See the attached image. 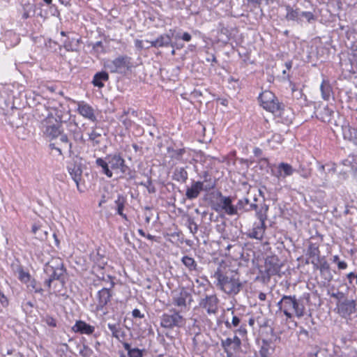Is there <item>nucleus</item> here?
<instances>
[{"label":"nucleus","instance_id":"nucleus-1","mask_svg":"<svg viewBox=\"0 0 357 357\" xmlns=\"http://www.w3.org/2000/svg\"><path fill=\"white\" fill-rule=\"evenodd\" d=\"M213 278L215 287L229 296L237 295L243 288L238 271L227 265H220Z\"/></svg>","mask_w":357,"mask_h":357},{"label":"nucleus","instance_id":"nucleus-2","mask_svg":"<svg viewBox=\"0 0 357 357\" xmlns=\"http://www.w3.org/2000/svg\"><path fill=\"white\" fill-rule=\"evenodd\" d=\"M97 167L101 168L100 173L108 178L113 176V171H119L121 174L128 176V178H133L130 168L126 164L124 158L119 152L110 153L105 158H98L96 160Z\"/></svg>","mask_w":357,"mask_h":357},{"label":"nucleus","instance_id":"nucleus-3","mask_svg":"<svg viewBox=\"0 0 357 357\" xmlns=\"http://www.w3.org/2000/svg\"><path fill=\"white\" fill-rule=\"evenodd\" d=\"M43 270L47 276L44 281V285L47 291L51 290L52 285L54 282H58L61 287L65 285L66 269L60 258L52 259L45 264Z\"/></svg>","mask_w":357,"mask_h":357},{"label":"nucleus","instance_id":"nucleus-4","mask_svg":"<svg viewBox=\"0 0 357 357\" xmlns=\"http://www.w3.org/2000/svg\"><path fill=\"white\" fill-rule=\"evenodd\" d=\"M200 177L203 181L192 180L191 185L187 187L185 197L188 199H197L202 191L209 192L215 188L216 181L208 171L203 172Z\"/></svg>","mask_w":357,"mask_h":357},{"label":"nucleus","instance_id":"nucleus-5","mask_svg":"<svg viewBox=\"0 0 357 357\" xmlns=\"http://www.w3.org/2000/svg\"><path fill=\"white\" fill-rule=\"evenodd\" d=\"M40 125L44 135L50 139L59 137L63 130L62 124L56 122L52 112L47 113V116L41 121Z\"/></svg>","mask_w":357,"mask_h":357},{"label":"nucleus","instance_id":"nucleus-6","mask_svg":"<svg viewBox=\"0 0 357 357\" xmlns=\"http://www.w3.org/2000/svg\"><path fill=\"white\" fill-rule=\"evenodd\" d=\"M283 301H284V314L288 318L291 319L293 317V311L295 315L300 318L304 316L305 306L303 304L296 299V296H283Z\"/></svg>","mask_w":357,"mask_h":357},{"label":"nucleus","instance_id":"nucleus-7","mask_svg":"<svg viewBox=\"0 0 357 357\" xmlns=\"http://www.w3.org/2000/svg\"><path fill=\"white\" fill-rule=\"evenodd\" d=\"M267 211L268 206H265L264 209L261 208L257 212V217L259 220V222L254 224L252 229L247 234L248 237L257 240L262 239L266 230L265 221L267 219Z\"/></svg>","mask_w":357,"mask_h":357},{"label":"nucleus","instance_id":"nucleus-8","mask_svg":"<svg viewBox=\"0 0 357 357\" xmlns=\"http://www.w3.org/2000/svg\"><path fill=\"white\" fill-rule=\"evenodd\" d=\"M233 199L231 197L224 196L222 192L217 194V201L213 205L216 212H224L229 215H236V207L233 205Z\"/></svg>","mask_w":357,"mask_h":357},{"label":"nucleus","instance_id":"nucleus-9","mask_svg":"<svg viewBox=\"0 0 357 357\" xmlns=\"http://www.w3.org/2000/svg\"><path fill=\"white\" fill-rule=\"evenodd\" d=\"M184 323V318L176 310H171L168 312L164 313L160 317V326L168 329L175 327L180 328Z\"/></svg>","mask_w":357,"mask_h":357},{"label":"nucleus","instance_id":"nucleus-10","mask_svg":"<svg viewBox=\"0 0 357 357\" xmlns=\"http://www.w3.org/2000/svg\"><path fill=\"white\" fill-rule=\"evenodd\" d=\"M259 99L263 108L273 114L279 111L278 109L283 104L280 102L275 94L270 91L262 92L259 95Z\"/></svg>","mask_w":357,"mask_h":357},{"label":"nucleus","instance_id":"nucleus-11","mask_svg":"<svg viewBox=\"0 0 357 357\" xmlns=\"http://www.w3.org/2000/svg\"><path fill=\"white\" fill-rule=\"evenodd\" d=\"M220 300L215 294H206L199 301L200 308L205 310L208 314H216L218 312Z\"/></svg>","mask_w":357,"mask_h":357},{"label":"nucleus","instance_id":"nucleus-12","mask_svg":"<svg viewBox=\"0 0 357 357\" xmlns=\"http://www.w3.org/2000/svg\"><path fill=\"white\" fill-rule=\"evenodd\" d=\"M282 264L276 255L268 256L265 260L264 277L270 279L271 276L279 275Z\"/></svg>","mask_w":357,"mask_h":357},{"label":"nucleus","instance_id":"nucleus-13","mask_svg":"<svg viewBox=\"0 0 357 357\" xmlns=\"http://www.w3.org/2000/svg\"><path fill=\"white\" fill-rule=\"evenodd\" d=\"M336 305L337 312L344 319H347L357 312L356 301L354 299H344L342 302L337 303Z\"/></svg>","mask_w":357,"mask_h":357},{"label":"nucleus","instance_id":"nucleus-14","mask_svg":"<svg viewBox=\"0 0 357 357\" xmlns=\"http://www.w3.org/2000/svg\"><path fill=\"white\" fill-rule=\"evenodd\" d=\"M278 110L274 114L275 117L278 119V121L286 125L291 124L294 118L293 109L282 104Z\"/></svg>","mask_w":357,"mask_h":357},{"label":"nucleus","instance_id":"nucleus-15","mask_svg":"<svg viewBox=\"0 0 357 357\" xmlns=\"http://www.w3.org/2000/svg\"><path fill=\"white\" fill-rule=\"evenodd\" d=\"M52 110L51 112L53 113L56 122L60 124L67 123L70 119V111L62 104L59 103L58 106L52 107Z\"/></svg>","mask_w":357,"mask_h":357},{"label":"nucleus","instance_id":"nucleus-16","mask_svg":"<svg viewBox=\"0 0 357 357\" xmlns=\"http://www.w3.org/2000/svg\"><path fill=\"white\" fill-rule=\"evenodd\" d=\"M131 57L127 55L119 56L114 59L118 73H123L132 67Z\"/></svg>","mask_w":357,"mask_h":357},{"label":"nucleus","instance_id":"nucleus-17","mask_svg":"<svg viewBox=\"0 0 357 357\" xmlns=\"http://www.w3.org/2000/svg\"><path fill=\"white\" fill-rule=\"evenodd\" d=\"M334 111L327 105L321 107L319 105L315 108L314 114L317 119L324 123H329L331 121Z\"/></svg>","mask_w":357,"mask_h":357},{"label":"nucleus","instance_id":"nucleus-18","mask_svg":"<svg viewBox=\"0 0 357 357\" xmlns=\"http://www.w3.org/2000/svg\"><path fill=\"white\" fill-rule=\"evenodd\" d=\"M112 296V294L109 288H102L98 291L97 295L98 300V303L96 307L97 310H103L104 307L110 301Z\"/></svg>","mask_w":357,"mask_h":357},{"label":"nucleus","instance_id":"nucleus-19","mask_svg":"<svg viewBox=\"0 0 357 357\" xmlns=\"http://www.w3.org/2000/svg\"><path fill=\"white\" fill-rule=\"evenodd\" d=\"M146 42L150 43V47H152L158 48L168 46L174 47V45L172 43V38L169 34H162L154 40H146Z\"/></svg>","mask_w":357,"mask_h":357},{"label":"nucleus","instance_id":"nucleus-20","mask_svg":"<svg viewBox=\"0 0 357 357\" xmlns=\"http://www.w3.org/2000/svg\"><path fill=\"white\" fill-rule=\"evenodd\" d=\"M72 330L75 333L91 335L95 331V327L84 321L79 320L76 321L75 324L73 326Z\"/></svg>","mask_w":357,"mask_h":357},{"label":"nucleus","instance_id":"nucleus-21","mask_svg":"<svg viewBox=\"0 0 357 357\" xmlns=\"http://www.w3.org/2000/svg\"><path fill=\"white\" fill-rule=\"evenodd\" d=\"M77 110L82 116L93 122L96 121V117L94 114L93 109L92 107L85 103L84 102H81L78 104Z\"/></svg>","mask_w":357,"mask_h":357},{"label":"nucleus","instance_id":"nucleus-22","mask_svg":"<svg viewBox=\"0 0 357 357\" xmlns=\"http://www.w3.org/2000/svg\"><path fill=\"white\" fill-rule=\"evenodd\" d=\"M236 215L238 214V211H256V212L259 211L257 204L255 203H250V201L248 198H243L239 199L236 205Z\"/></svg>","mask_w":357,"mask_h":357},{"label":"nucleus","instance_id":"nucleus-23","mask_svg":"<svg viewBox=\"0 0 357 357\" xmlns=\"http://www.w3.org/2000/svg\"><path fill=\"white\" fill-rule=\"evenodd\" d=\"M295 172L296 169H294L291 165L286 162H280L278 166V172L275 176L278 178H286L293 175Z\"/></svg>","mask_w":357,"mask_h":357},{"label":"nucleus","instance_id":"nucleus-24","mask_svg":"<svg viewBox=\"0 0 357 357\" xmlns=\"http://www.w3.org/2000/svg\"><path fill=\"white\" fill-rule=\"evenodd\" d=\"M188 298H191L190 294L185 290V289H182L178 294H176L173 298V303L178 307H185L186 306V300Z\"/></svg>","mask_w":357,"mask_h":357},{"label":"nucleus","instance_id":"nucleus-25","mask_svg":"<svg viewBox=\"0 0 357 357\" xmlns=\"http://www.w3.org/2000/svg\"><path fill=\"white\" fill-rule=\"evenodd\" d=\"M68 172L70 173L72 178L75 182L77 189L79 191H82L79 189V182L81 180L82 170L81 167L79 165H77L75 164H72L68 167Z\"/></svg>","mask_w":357,"mask_h":357},{"label":"nucleus","instance_id":"nucleus-26","mask_svg":"<svg viewBox=\"0 0 357 357\" xmlns=\"http://www.w3.org/2000/svg\"><path fill=\"white\" fill-rule=\"evenodd\" d=\"M109 80V74L106 71H100L96 73L92 80V84L94 86L102 88L105 86L104 82Z\"/></svg>","mask_w":357,"mask_h":357},{"label":"nucleus","instance_id":"nucleus-27","mask_svg":"<svg viewBox=\"0 0 357 357\" xmlns=\"http://www.w3.org/2000/svg\"><path fill=\"white\" fill-rule=\"evenodd\" d=\"M188 174L185 169V167H177L175 168L172 175L173 180L181 183H184L188 180Z\"/></svg>","mask_w":357,"mask_h":357},{"label":"nucleus","instance_id":"nucleus-28","mask_svg":"<svg viewBox=\"0 0 357 357\" xmlns=\"http://www.w3.org/2000/svg\"><path fill=\"white\" fill-rule=\"evenodd\" d=\"M80 38H67L63 41V47L68 52H77L79 50L80 45Z\"/></svg>","mask_w":357,"mask_h":357},{"label":"nucleus","instance_id":"nucleus-29","mask_svg":"<svg viewBox=\"0 0 357 357\" xmlns=\"http://www.w3.org/2000/svg\"><path fill=\"white\" fill-rule=\"evenodd\" d=\"M123 347L127 351L128 357H143L144 349H139L136 347H132L131 344L128 342H123Z\"/></svg>","mask_w":357,"mask_h":357},{"label":"nucleus","instance_id":"nucleus-30","mask_svg":"<svg viewBox=\"0 0 357 357\" xmlns=\"http://www.w3.org/2000/svg\"><path fill=\"white\" fill-rule=\"evenodd\" d=\"M343 135L345 139H348L354 144L357 146V128L349 126L343 128Z\"/></svg>","mask_w":357,"mask_h":357},{"label":"nucleus","instance_id":"nucleus-31","mask_svg":"<svg viewBox=\"0 0 357 357\" xmlns=\"http://www.w3.org/2000/svg\"><path fill=\"white\" fill-rule=\"evenodd\" d=\"M91 258L94 262V265L93 266V271H101L104 269L105 266L107 264V261L105 259L104 257L100 256L98 253L93 255Z\"/></svg>","mask_w":357,"mask_h":357},{"label":"nucleus","instance_id":"nucleus-32","mask_svg":"<svg viewBox=\"0 0 357 357\" xmlns=\"http://www.w3.org/2000/svg\"><path fill=\"white\" fill-rule=\"evenodd\" d=\"M59 137L61 149L66 150L68 152L69 155H71L73 153V144L69 140L68 135L65 134L63 130L61 132V135H59Z\"/></svg>","mask_w":357,"mask_h":357},{"label":"nucleus","instance_id":"nucleus-33","mask_svg":"<svg viewBox=\"0 0 357 357\" xmlns=\"http://www.w3.org/2000/svg\"><path fill=\"white\" fill-rule=\"evenodd\" d=\"M320 90L322 98L325 100H328L331 94L333 93L332 87L329 81L323 79L320 86Z\"/></svg>","mask_w":357,"mask_h":357},{"label":"nucleus","instance_id":"nucleus-34","mask_svg":"<svg viewBox=\"0 0 357 357\" xmlns=\"http://www.w3.org/2000/svg\"><path fill=\"white\" fill-rule=\"evenodd\" d=\"M15 273H18V279L24 283H27L31 280V275L24 271L23 268L19 264H12Z\"/></svg>","mask_w":357,"mask_h":357},{"label":"nucleus","instance_id":"nucleus-35","mask_svg":"<svg viewBox=\"0 0 357 357\" xmlns=\"http://www.w3.org/2000/svg\"><path fill=\"white\" fill-rule=\"evenodd\" d=\"M307 255L310 258L312 259V260H314V261H319L320 251L319 246L315 243H310L307 250Z\"/></svg>","mask_w":357,"mask_h":357},{"label":"nucleus","instance_id":"nucleus-36","mask_svg":"<svg viewBox=\"0 0 357 357\" xmlns=\"http://www.w3.org/2000/svg\"><path fill=\"white\" fill-rule=\"evenodd\" d=\"M126 202V199L121 195H119L114 202L117 214L121 215L123 219L127 220V215L123 213Z\"/></svg>","mask_w":357,"mask_h":357},{"label":"nucleus","instance_id":"nucleus-37","mask_svg":"<svg viewBox=\"0 0 357 357\" xmlns=\"http://www.w3.org/2000/svg\"><path fill=\"white\" fill-rule=\"evenodd\" d=\"M342 165L350 167L354 177L357 178V157L349 155L347 158L342 160Z\"/></svg>","mask_w":357,"mask_h":357},{"label":"nucleus","instance_id":"nucleus-38","mask_svg":"<svg viewBox=\"0 0 357 357\" xmlns=\"http://www.w3.org/2000/svg\"><path fill=\"white\" fill-rule=\"evenodd\" d=\"M181 261L190 271H198L197 264L192 257L188 255L183 256L181 259Z\"/></svg>","mask_w":357,"mask_h":357},{"label":"nucleus","instance_id":"nucleus-39","mask_svg":"<svg viewBox=\"0 0 357 357\" xmlns=\"http://www.w3.org/2000/svg\"><path fill=\"white\" fill-rule=\"evenodd\" d=\"M284 7L287 11L285 18L288 21L298 20V16L301 15L299 10L298 8L294 9L290 5H286Z\"/></svg>","mask_w":357,"mask_h":357},{"label":"nucleus","instance_id":"nucleus-40","mask_svg":"<svg viewBox=\"0 0 357 357\" xmlns=\"http://www.w3.org/2000/svg\"><path fill=\"white\" fill-rule=\"evenodd\" d=\"M216 229H217V231L219 232V233H221L222 234V236L224 238H227V239H231V238H234L235 236H232L231 237L229 236V234H228L227 232V230L229 229L230 231H231V229H233V227H227L226 224L225 222H222L221 224H219V225H217L216 226ZM234 229L235 230H236V227H234Z\"/></svg>","mask_w":357,"mask_h":357},{"label":"nucleus","instance_id":"nucleus-41","mask_svg":"<svg viewBox=\"0 0 357 357\" xmlns=\"http://www.w3.org/2000/svg\"><path fill=\"white\" fill-rule=\"evenodd\" d=\"M102 139L101 133L97 132L96 129H93L92 131L89 133V140L91 142L93 146H98Z\"/></svg>","mask_w":357,"mask_h":357},{"label":"nucleus","instance_id":"nucleus-42","mask_svg":"<svg viewBox=\"0 0 357 357\" xmlns=\"http://www.w3.org/2000/svg\"><path fill=\"white\" fill-rule=\"evenodd\" d=\"M108 328L112 332V337L119 339L120 335H123V331L121 328L120 324H107Z\"/></svg>","mask_w":357,"mask_h":357},{"label":"nucleus","instance_id":"nucleus-43","mask_svg":"<svg viewBox=\"0 0 357 357\" xmlns=\"http://www.w3.org/2000/svg\"><path fill=\"white\" fill-rule=\"evenodd\" d=\"M8 123L13 128H20L22 126V121L20 119V115L18 113L16 114H12L8 117Z\"/></svg>","mask_w":357,"mask_h":357},{"label":"nucleus","instance_id":"nucleus-44","mask_svg":"<svg viewBox=\"0 0 357 357\" xmlns=\"http://www.w3.org/2000/svg\"><path fill=\"white\" fill-rule=\"evenodd\" d=\"M311 263L314 265V268L319 269L320 272L331 270L330 266L326 260L321 261L319 259V261H314V260H312Z\"/></svg>","mask_w":357,"mask_h":357},{"label":"nucleus","instance_id":"nucleus-45","mask_svg":"<svg viewBox=\"0 0 357 357\" xmlns=\"http://www.w3.org/2000/svg\"><path fill=\"white\" fill-rule=\"evenodd\" d=\"M31 231L36 235V238L39 239H43L46 237L47 234V231H43L41 226L37 224L33 225Z\"/></svg>","mask_w":357,"mask_h":357},{"label":"nucleus","instance_id":"nucleus-46","mask_svg":"<svg viewBox=\"0 0 357 357\" xmlns=\"http://www.w3.org/2000/svg\"><path fill=\"white\" fill-rule=\"evenodd\" d=\"M70 135H72V137L75 142L82 144H85L86 141L84 138L83 132L81 130V128L77 130H73V132L70 133Z\"/></svg>","mask_w":357,"mask_h":357},{"label":"nucleus","instance_id":"nucleus-47","mask_svg":"<svg viewBox=\"0 0 357 357\" xmlns=\"http://www.w3.org/2000/svg\"><path fill=\"white\" fill-rule=\"evenodd\" d=\"M77 347L79 348V354L82 357H91L93 354V350L88 347L87 345H77Z\"/></svg>","mask_w":357,"mask_h":357},{"label":"nucleus","instance_id":"nucleus-48","mask_svg":"<svg viewBox=\"0 0 357 357\" xmlns=\"http://www.w3.org/2000/svg\"><path fill=\"white\" fill-rule=\"evenodd\" d=\"M139 185L145 187L147 189L149 193H150V194H153L156 192V188L153 185L152 179L151 177H149L148 178L147 181H146V182H143V181L140 182Z\"/></svg>","mask_w":357,"mask_h":357},{"label":"nucleus","instance_id":"nucleus-49","mask_svg":"<svg viewBox=\"0 0 357 357\" xmlns=\"http://www.w3.org/2000/svg\"><path fill=\"white\" fill-rule=\"evenodd\" d=\"M186 224L188 225V229H190V231L192 234H195V233H197L198 230V225L195 222L194 218L188 217Z\"/></svg>","mask_w":357,"mask_h":357},{"label":"nucleus","instance_id":"nucleus-50","mask_svg":"<svg viewBox=\"0 0 357 357\" xmlns=\"http://www.w3.org/2000/svg\"><path fill=\"white\" fill-rule=\"evenodd\" d=\"M296 172H298L301 176L304 178H307L311 176V169L309 168H305L302 165H300L298 169H296Z\"/></svg>","mask_w":357,"mask_h":357},{"label":"nucleus","instance_id":"nucleus-51","mask_svg":"<svg viewBox=\"0 0 357 357\" xmlns=\"http://www.w3.org/2000/svg\"><path fill=\"white\" fill-rule=\"evenodd\" d=\"M104 68L111 73H118L114 60H107L104 62Z\"/></svg>","mask_w":357,"mask_h":357},{"label":"nucleus","instance_id":"nucleus-52","mask_svg":"<svg viewBox=\"0 0 357 357\" xmlns=\"http://www.w3.org/2000/svg\"><path fill=\"white\" fill-rule=\"evenodd\" d=\"M331 297L337 300V303L342 302L346 298V294L344 292L337 291L336 292H332L330 294Z\"/></svg>","mask_w":357,"mask_h":357},{"label":"nucleus","instance_id":"nucleus-53","mask_svg":"<svg viewBox=\"0 0 357 357\" xmlns=\"http://www.w3.org/2000/svg\"><path fill=\"white\" fill-rule=\"evenodd\" d=\"M253 153L255 157L259 158V162H263L264 164H268V160L266 158H261L262 155L263 151L259 147H255L253 150Z\"/></svg>","mask_w":357,"mask_h":357},{"label":"nucleus","instance_id":"nucleus-54","mask_svg":"<svg viewBox=\"0 0 357 357\" xmlns=\"http://www.w3.org/2000/svg\"><path fill=\"white\" fill-rule=\"evenodd\" d=\"M34 13V10L31 6L27 5L23 7L22 18L26 20L31 17L30 13Z\"/></svg>","mask_w":357,"mask_h":357},{"label":"nucleus","instance_id":"nucleus-55","mask_svg":"<svg viewBox=\"0 0 357 357\" xmlns=\"http://www.w3.org/2000/svg\"><path fill=\"white\" fill-rule=\"evenodd\" d=\"M241 323V319L239 317L236 316H234L232 318L231 323H229L228 321H225V326L227 328H231V326L236 327Z\"/></svg>","mask_w":357,"mask_h":357},{"label":"nucleus","instance_id":"nucleus-56","mask_svg":"<svg viewBox=\"0 0 357 357\" xmlns=\"http://www.w3.org/2000/svg\"><path fill=\"white\" fill-rule=\"evenodd\" d=\"M185 153V149H178L173 150V154L172 157L176 160H181L183 155Z\"/></svg>","mask_w":357,"mask_h":357},{"label":"nucleus","instance_id":"nucleus-57","mask_svg":"<svg viewBox=\"0 0 357 357\" xmlns=\"http://www.w3.org/2000/svg\"><path fill=\"white\" fill-rule=\"evenodd\" d=\"M231 342L233 344L232 349L234 351H237L241 349V340L238 336L234 335V338L231 339Z\"/></svg>","mask_w":357,"mask_h":357},{"label":"nucleus","instance_id":"nucleus-58","mask_svg":"<svg viewBox=\"0 0 357 357\" xmlns=\"http://www.w3.org/2000/svg\"><path fill=\"white\" fill-rule=\"evenodd\" d=\"M301 16L305 17L308 22L316 20V17L314 14L311 12L303 11L301 13Z\"/></svg>","mask_w":357,"mask_h":357},{"label":"nucleus","instance_id":"nucleus-59","mask_svg":"<svg viewBox=\"0 0 357 357\" xmlns=\"http://www.w3.org/2000/svg\"><path fill=\"white\" fill-rule=\"evenodd\" d=\"M66 123H67L68 130L70 133H72L73 130H77L80 128L74 121H70V119L68 120Z\"/></svg>","mask_w":357,"mask_h":357},{"label":"nucleus","instance_id":"nucleus-60","mask_svg":"<svg viewBox=\"0 0 357 357\" xmlns=\"http://www.w3.org/2000/svg\"><path fill=\"white\" fill-rule=\"evenodd\" d=\"M30 287H32V289H34V291L36 293H39V294H43L44 290L43 289H42L41 287H37V282L35 279H33V280H30Z\"/></svg>","mask_w":357,"mask_h":357},{"label":"nucleus","instance_id":"nucleus-61","mask_svg":"<svg viewBox=\"0 0 357 357\" xmlns=\"http://www.w3.org/2000/svg\"><path fill=\"white\" fill-rule=\"evenodd\" d=\"M119 121L122 122L123 126L128 129L132 126V121L128 119L127 117H124V115H121L119 118Z\"/></svg>","mask_w":357,"mask_h":357},{"label":"nucleus","instance_id":"nucleus-62","mask_svg":"<svg viewBox=\"0 0 357 357\" xmlns=\"http://www.w3.org/2000/svg\"><path fill=\"white\" fill-rule=\"evenodd\" d=\"M231 345H232L231 338L227 337L221 340V347L224 350L228 349Z\"/></svg>","mask_w":357,"mask_h":357},{"label":"nucleus","instance_id":"nucleus-63","mask_svg":"<svg viewBox=\"0 0 357 357\" xmlns=\"http://www.w3.org/2000/svg\"><path fill=\"white\" fill-rule=\"evenodd\" d=\"M202 334L201 333H197L194 336L192 339V344L195 348H197L199 346V342L201 341V337H202Z\"/></svg>","mask_w":357,"mask_h":357},{"label":"nucleus","instance_id":"nucleus-64","mask_svg":"<svg viewBox=\"0 0 357 357\" xmlns=\"http://www.w3.org/2000/svg\"><path fill=\"white\" fill-rule=\"evenodd\" d=\"M320 273H321V275L323 276V278L328 282H331L333 280V275L331 272V270L320 272Z\"/></svg>","mask_w":357,"mask_h":357}]
</instances>
